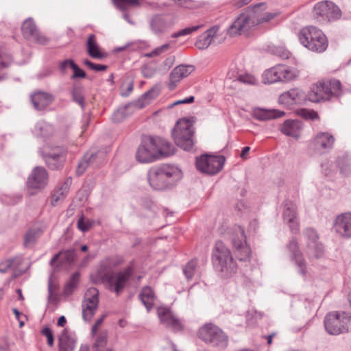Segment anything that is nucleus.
I'll return each instance as SVG.
<instances>
[{"mask_svg": "<svg viewBox=\"0 0 351 351\" xmlns=\"http://www.w3.org/2000/svg\"><path fill=\"white\" fill-rule=\"evenodd\" d=\"M123 263V258L121 256L106 257L100 261L95 273L91 275L92 281L95 284H105L110 291L119 295L134 273L132 266H128L123 270L114 273L113 269Z\"/></svg>", "mask_w": 351, "mask_h": 351, "instance_id": "nucleus-1", "label": "nucleus"}, {"mask_svg": "<svg viewBox=\"0 0 351 351\" xmlns=\"http://www.w3.org/2000/svg\"><path fill=\"white\" fill-rule=\"evenodd\" d=\"M266 5L261 3L241 14L228 29L230 36L241 35L260 23L268 22L276 16V14L263 12Z\"/></svg>", "mask_w": 351, "mask_h": 351, "instance_id": "nucleus-2", "label": "nucleus"}, {"mask_svg": "<svg viewBox=\"0 0 351 351\" xmlns=\"http://www.w3.org/2000/svg\"><path fill=\"white\" fill-rule=\"evenodd\" d=\"M174 153V147L159 136H146L138 146L136 158L141 163H149Z\"/></svg>", "mask_w": 351, "mask_h": 351, "instance_id": "nucleus-3", "label": "nucleus"}, {"mask_svg": "<svg viewBox=\"0 0 351 351\" xmlns=\"http://www.w3.org/2000/svg\"><path fill=\"white\" fill-rule=\"evenodd\" d=\"M212 259L216 270L221 277L227 278L237 271V265L234 262L230 250L221 241H217L213 250Z\"/></svg>", "mask_w": 351, "mask_h": 351, "instance_id": "nucleus-4", "label": "nucleus"}, {"mask_svg": "<svg viewBox=\"0 0 351 351\" xmlns=\"http://www.w3.org/2000/svg\"><path fill=\"white\" fill-rule=\"evenodd\" d=\"M180 174L178 168L169 165H162L151 168L147 173V179L154 190H164L173 185L174 180Z\"/></svg>", "mask_w": 351, "mask_h": 351, "instance_id": "nucleus-5", "label": "nucleus"}, {"mask_svg": "<svg viewBox=\"0 0 351 351\" xmlns=\"http://www.w3.org/2000/svg\"><path fill=\"white\" fill-rule=\"evenodd\" d=\"M341 93V84L339 80L332 79L322 80L313 84L306 95L312 102H321L330 100Z\"/></svg>", "mask_w": 351, "mask_h": 351, "instance_id": "nucleus-6", "label": "nucleus"}, {"mask_svg": "<svg viewBox=\"0 0 351 351\" xmlns=\"http://www.w3.org/2000/svg\"><path fill=\"white\" fill-rule=\"evenodd\" d=\"M300 43L309 50L324 52L328 47V39L319 29L311 26L303 28L299 33Z\"/></svg>", "mask_w": 351, "mask_h": 351, "instance_id": "nucleus-7", "label": "nucleus"}, {"mask_svg": "<svg viewBox=\"0 0 351 351\" xmlns=\"http://www.w3.org/2000/svg\"><path fill=\"white\" fill-rule=\"evenodd\" d=\"M194 128L192 121L188 119L178 120L172 131L176 144L186 151H190L194 145Z\"/></svg>", "mask_w": 351, "mask_h": 351, "instance_id": "nucleus-8", "label": "nucleus"}, {"mask_svg": "<svg viewBox=\"0 0 351 351\" xmlns=\"http://www.w3.org/2000/svg\"><path fill=\"white\" fill-rule=\"evenodd\" d=\"M324 326L330 335L348 332L351 330V315L345 311L328 313L324 318Z\"/></svg>", "mask_w": 351, "mask_h": 351, "instance_id": "nucleus-9", "label": "nucleus"}, {"mask_svg": "<svg viewBox=\"0 0 351 351\" xmlns=\"http://www.w3.org/2000/svg\"><path fill=\"white\" fill-rule=\"evenodd\" d=\"M197 335L202 341L213 346L225 348L228 345V337L213 324H205L199 329Z\"/></svg>", "mask_w": 351, "mask_h": 351, "instance_id": "nucleus-10", "label": "nucleus"}, {"mask_svg": "<svg viewBox=\"0 0 351 351\" xmlns=\"http://www.w3.org/2000/svg\"><path fill=\"white\" fill-rule=\"evenodd\" d=\"M230 239L238 258L241 261L249 259L251 250L247 245L243 228L240 226H234L230 232Z\"/></svg>", "mask_w": 351, "mask_h": 351, "instance_id": "nucleus-11", "label": "nucleus"}, {"mask_svg": "<svg viewBox=\"0 0 351 351\" xmlns=\"http://www.w3.org/2000/svg\"><path fill=\"white\" fill-rule=\"evenodd\" d=\"M225 158L223 156L203 154L196 158L197 169L209 175H215L219 172L224 165Z\"/></svg>", "mask_w": 351, "mask_h": 351, "instance_id": "nucleus-12", "label": "nucleus"}, {"mask_svg": "<svg viewBox=\"0 0 351 351\" xmlns=\"http://www.w3.org/2000/svg\"><path fill=\"white\" fill-rule=\"evenodd\" d=\"M297 76L298 73L295 70L285 65L278 64L264 72L263 81L265 84H273L277 82L293 80Z\"/></svg>", "mask_w": 351, "mask_h": 351, "instance_id": "nucleus-13", "label": "nucleus"}, {"mask_svg": "<svg viewBox=\"0 0 351 351\" xmlns=\"http://www.w3.org/2000/svg\"><path fill=\"white\" fill-rule=\"evenodd\" d=\"M313 14L317 21H329L339 19L341 16V12L332 1H321L315 4Z\"/></svg>", "mask_w": 351, "mask_h": 351, "instance_id": "nucleus-14", "label": "nucleus"}, {"mask_svg": "<svg viewBox=\"0 0 351 351\" xmlns=\"http://www.w3.org/2000/svg\"><path fill=\"white\" fill-rule=\"evenodd\" d=\"M157 314L160 322L173 332H176L184 329L183 320L180 319L169 308L163 306L158 308Z\"/></svg>", "mask_w": 351, "mask_h": 351, "instance_id": "nucleus-15", "label": "nucleus"}, {"mask_svg": "<svg viewBox=\"0 0 351 351\" xmlns=\"http://www.w3.org/2000/svg\"><path fill=\"white\" fill-rule=\"evenodd\" d=\"M99 303V291L95 287L89 288L82 302V316L85 321H90L95 315Z\"/></svg>", "mask_w": 351, "mask_h": 351, "instance_id": "nucleus-16", "label": "nucleus"}, {"mask_svg": "<svg viewBox=\"0 0 351 351\" xmlns=\"http://www.w3.org/2000/svg\"><path fill=\"white\" fill-rule=\"evenodd\" d=\"M49 175L47 170L43 167H36L29 176L27 181V186L31 193L43 189L48 183Z\"/></svg>", "mask_w": 351, "mask_h": 351, "instance_id": "nucleus-17", "label": "nucleus"}, {"mask_svg": "<svg viewBox=\"0 0 351 351\" xmlns=\"http://www.w3.org/2000/svg\"><path fill=\"white\" fill-rule=\"evenodd\" d=\"M67 151L62 147H56L48 152H44L42 156L47 165L52 170L61 169L66 160Z\"/></svg>", "mask_w": 351, "mask_h": 351, "instance_id": "nucleus-18", "label": "nucleus"}, {"mask_svg": "<svg viewBox=\"0 0 351 351\" xmlns=\"http://www.w3.org/2000/svg\"><path fill=\"white\" fill-rule=\"evenodd\" d=\"M149 25L154 34L162 35L173 26L174 20L169 15L155 14L149 19Z\"/></svg>", "mask_w": 351, "mask_h": 351, "instance_id": "nucleus-19", "label": "nucleus"}, {"mask_svg": "<svg viewBox=\"0 0 351 351\" xmlns=\"http://www.w3.org/2000/svg\"><path fill=\"white\" fill-rule=\"evenodd\" d=\"M333 229L340 237L351 239V212L338 215L334 220Z\"/></svg>", "mask_w": 351, "mask_h": 351, "instance_id": "nucleus-20", "label": "nucleus"}, {"mask_svg": "<svg viewBox=\"0 0 351 351\" xmlns=\"http://www.w3.org/2000/svg\"><path fill=\"white\" fill-rule=\"evenodd\" d=\"M284 221L288 224L292 233L299 232L300 225L298 219L297 207L291 201L287 200L284 204L282 213Z\"/></svg>", "mask_w": 351, "mask_h": 351, "instance_id": "nucleus-21", "label": "nucleus"}, {"mask_svg": "<svg viewBox=\"0 0 351 351\" xmlns=\"http://www.w3.org/2000/svg\"><path fill=\"white\" fill-rule=\"evenodd\" d=\"M21 30L23 36L29 40L42 45H45L47 43V38L39 32L32 19H28L23 22Z\"/></svg>", "mask_w": 351, "mask_h": 351, "instance_id": "nucleus-22", "label": "nucleus"}, {"mask_svg": "<svg viewBox=\"0 0 351 351\" xmlns=\"http://www.w3.org/2000/svg\"><path fill=\"white\" fill-rule=\"evenodd\" d=\"M304 99L305 96L302 90L294 88L282 93L278 98V101L282 105L291 107L294 104H302Z\"/></svg>", "mask_w": 351, "mask_h": 351, "instance_id": "nucleus-23", "label": "nucleus"}, {"mask_svg": "<svg viewBox=\"0 0 351 351\" xmlns=\"http://www.w3.org/2000/svg\"><path fill=\"white\" fill-rule=\"evenodd\" d=\"M193 71L194 66L189 64H180L175 67L169 75V88L174 89L178 82L189 76Z\"/></svg>", "mask_w": 351, "mask_h": 351, "instance_id": "nucleus-24", "label": "nucleus"}, {"mask_svg": "<svg viewBox=\"0 0 351 351\" xmlns=\"http://www.w3.org/2000/svg\"><path fill=\"white\" fill-rule=\"evenodd\" d=\"M335 141V137L330 133L321 132L315 136L314 145L318 150L328 152L333 147Z\"/></svg>", "mask_w": 351, "mask_h": 351, "instance_id": "nucleus-25", "label": "nucleus"}, {"mask_svg": "<svg viewBox=\"0 0 351 351\" xmlns=\"http://www.w3.org/2000/svg\"><path fill=\"white\" fill-rule=\"evenodd\" d=\"M53 100L52 95L38 91L31 95V101L34 108L37 110H42L47 107Z\"/></svg>", "mask_w": 351, "mask_h": 351, "instance_id": "nucleus-26", "label": "nucleus"}, {"mask_svg": "<svg viewBox=\"0 0 351 351\" xmlns=\"http://www.w3.org/2000/svg\"><path fill=\"white\" fill-rule=\"evenodd\" d=\"M219 29V27L218 26H213L206 31L204 34H201L195 42V47L199 49H207L214 41Z\"/></svg>", "mask_w": 351, "mask_h": 351, "instance_id": "nucleus-27", "label": "nucleus"}, {"mask_svg": "<svg viewBox=\"0 0 351 351\" xmlns=\"http://www.w3.org/2000/svg\"><path fill=\"white\" fill-rule=\"evenodd\" d=\"M285 112L276 109H264L261 108H255L253 110L252 116L259 121H267L269 119L282 117Z\"/></svg>", "mask_w": 351, "mask_h": 351, "instance_id": "nucleus-28", "label": "nucleus"}, {"mask_svg": "<svg viewBox=\"0 0 351 351\" xmlns=\"http://www.w3.org/2000/svg\"><path fill=\"white\" fill-rule=\"evenodd\" d=\"M302 129V123L298 120H286L280 128L282 133L286 136L298 138Z\"/></svg>", "mask_w": 351, "mask_h": 351, "instance_id": "nucleus-29", "label": "nucleus"}, {"mask_svg": "<svg viewBox=\"0 0 351 351\" xmlns=\"http://www.w3.org/2000/svg\"><path fill=\"white\" fill-rule=\"evenodd\" d=\"M71 184V178H68L60 186L54 191L51 197V203L53 206H56L66 197Z\"/></svg>", "mask_w": 351, "mask_h": 351, "instance_id": "nucleus-30", "label": "nucleus"}, {"mask_svg": "<svg viewBox=\"0 0 351 351\" xmlns=\"http://www.w3.org/2000/svg\"><path fill=\"white\" fill-rule=\"evenodd\" d=\"M86 47L88 55L95 59H101L106 56V53L101 51L94 34H90L86 42Z\"/></svg>", "mask_w": 351, "mask_h": 351, "instance_id": "nucleus-31", "label": "nucleus"}, {"mask_svg": "<svg viewBox=\"0 0 351 351\" xmlns=\"http://www.w3.org/2000/svg\"><path fill=\"white\" fill-rule=\"evenodd\" d=\"M139 298L147 311H149L153 307L155 295L151 287H143L139 294Z\"/></svg>", "mask_w": 351, "mask_h": 351, "instance_id": "nucleus-32", "label": "nucleus"}, {"mask_svg": "<svg viewBox=\"0 0 351 351\" xmlns=\"http://www.w3.org/2000/svg\"><path fill=\"white\" fill-rule=\"evenodd\" d=\"M75 347V339L64 331L58 339V351H73Z\"/></svg>", "mask_w": 351, "mask_h": 351, "instance_id": "nucleus-33", "label": "nucleus"}, {"mask_svg": "<svg viewBox=\"0 0 351 351\" xmlns=\"http://www.w3.org/2000/svg\"><path fill=\"white\" fill-rule=\"evenodd\" d=\"M43 233L41 228L29 229L24 236V245L25 247H32L36 243L38 239Z\"/></svg>", "mask_w": 351, "mask_h": 351, "instance_id": "nucleus-34", "label": "nucleus"}, {"mask_svg": "<svg viewBox=\"0 0 351 351\" xmlns=\"http://www.w3.org/2000/svg\"><path fill=\"white\" fill-rule=\"evenodd\" d=\"M53 131V127L49 123L40 121H38L34 129V132L37 136L47 138L52 134Z\"/></svg>", "mask_w": 351, "mask_h": 351, "instance_id": "nucleus-35", "label": "nucleus"}, {"mask_svg": "<svg viewBox=\"0 0 351 351\" xmlns=\"http://www.w3.org/2000/svg\"><path fill=\"white\" fill-rule=\"evenodd\" d=\"M73 101L78 104L82 108H84V89L80 85L75 84L71 90Z\"/></svg>", "mask_w": 351, "mask_h": 351, "instance_id": "nucleus-36", "label": "nucleus"}, {"mask_svg": "<svg viewBox=\"0 0 351 351\" xmlns=\"http://www.w3.org/2000/svg\"><path fill=\"white\" fill-rule=\"evenodd\" d=\"M297 267L298 272L305 279L307 276L308 269L306 262L302 255L291 258Z\"/></svg>", "mask_w": 351, "mask_h": 351, "instance_id": "nucleus-37", "label": "nucleus"}, {"mask_svg": "<svg viewBox=\"0 0 351 351\" xmlns=\"http://www.w3.org/2000/svg\"><path fill=\"white\" fill-rule=\"evenodd\" d=\"M80 279V274L75 272L72 274L69 281L65 285L64 287V293L66 295H69L73 293L76 288Z\"/></svg>", "mask_w": 351, "mask_h": 351, "instance_id": "nucleus-38", "label": "nucleus"}, {"mask_svg": "<svg viewBox=\"0 0 351 351\" xmlns=\"http://www.w3.org/2000/svg\"><path fill=\"white\" fill-rule=\"evenodd\" d=\"M59 256H60L64 262L71 263L74 261L75 252L74 250H69L64 252H61L60 254H56L51 258V263L53 264L56 261Z\"/></svg>", "mask_w": 351, "mask_h": 351, "instance_id": "nucleus-39", "label": "nucleus"}, {"mask_svg": "<svg viewBox=\"0 0 351 351\" xmlns=\"http://www.w3.org/2000/svg\"><path fill=\"white\" fill-rule=\"evenodd\" d=\"M108 333L106 331H101L96 337L93 348L95 351H103L108 341Z\"/></svg>", "mask_w": 351, "mask_h": 351, "instance_id": "nucleus-40", "label": "nucleus"}, {"mask_svg": "<svg viewBox=\"0 0 351 351\" xmlns=\"http://www.w3.org/2000/svg\"><path fill=\"white\" fill-rule=\"evenodd\" d=\"M308 248V254L310 257H314L316 258H320L324 254V247L322 244L318 241L313 243L311 247Z\"/></svg>", "mask_w": 351, "mask_h": 351, "instance_id": "nucleus-41", "label": "nucleus"}, {"mask_svg": "<svg viewBox=\"0 0 351 351\" xmlns=\"http://www.w3.org/2000/svg\"><path fill=\"white\" fill-rule=\"evenodd\" d=\"M93 158V154H86L84 155L82 160L79 162L77 169H76V173L78 176H81L84 173L85 170L88 167L89 164L91 162Z\"/></svg>", "mask_w": 351, "mask_h": 351, "instance_id": "nucleus-42", "label": "nucleus"}, {"mask_svg": "<svg viewBox=\"0 0 351 351\" xmlns=\"http://www.w3.org/2000/svg\"><path fill=\"white\" fill-rule=\"evenodd\" d=\"M158 95L157 90L154 88L150 89L149 91L146 92L143 95L141 98L139 99V102L142 101L141 104V108H143L146 105L149 104L152 99L156 98Z\"/></svg>", "mask_w": 351, "mask_h": 351, "instance_id": "nucleus-43", "label": "nucleus"}, {"mask_svg": "<svg viewBox=\"0 0 351 351\" xmlns=\"http://www.w3.org/2000/svg\"><path fill=\"white\" fill-rule=\"evenodd\" d=\"M197 262L196 260H191L186 265L183 269V272L188 280L191 279L195 272Z\"/></svg>", "mask_w": 351, "mask_h": 351, "instance_id": "nucleus-44", "label": "nucleus"}, {"mask_svg": "<svg viewBox=\"0 0 351 351\" xmlns=\"http://www.w3.org/2000/svg\"><path fill=\"white\" fill-rule=\"evenodd\" d=\"M178 5L187 8V9H196L202 5L199 1L195 0H173Z\"/></svg>", "mask_w": 351, "mask_h": 351, "instance_id": "nucleus-45", "label": "nucleus"}, {"mask_svg": "<svg viewBox=\"0 0 351 351\" xmlns=\"http://www.w3.org/2000/svg\"><path fill=\"white\" fill-rule=\"evenodd\" d=\"M11 56L3 48H0V70L9 66L12 62Z\"/></svg>", "mask_w": 351, "mask_h": 351, "instance_id": "nucleus-46", "label": "nucleus"}, {"mask_svg": "<svg viewBox=\"0 0 351 351\" xmlns=\"http://www.w3.org/2000/svg\"><path fill=\"white\" fill-rule=\"evenodd\" d=\"M203 25H195V26L186 27V28L182 29L177 32L172 34L171 37L173 38H178L180 36H184L186 35H189V34L197 31Z\"/></svg>", "mask_w": 351, "mask_h": 351, "instance_id": "nucleus-47", "label": "nucleus"}, {"mask_svg": "<svg viewBox=\"0 0 351 351\" xmlns=\"http://www.w3.org/2000/svg\"><path fill=\"white\" fill-rule=\"evenodd\" d=\"M304 235L308 239L307 247H311L313 243L317 241L318 235L317 232L311 228H306L304 231Z\"/></svg>", "mask_w": 351, "mask_h": 351, "instance_id": "nucleus-48", "label": "nucleus"}, {"mask_svg": "<svg viewBox=\"0 0 351 351\" xmlns=\"http://www.w3.org/2000/svg\"><path fill=\"white\" fill-rule=\"evenodd\" d=\"M93 224V220L86 219L83 215L77 221V228L83 232H87Z\"/></svg>", "mask_w": 351, "mask_h": 351, "instance_id": "nucleus-49", "label": "nucleus"}, {"mask_svg": "<svg viewBox=\"0 0 351 351\" xmlns=\"http://www.w3.org/2000/svg\"><path fill=\"white\" fill-rule=\"evenodd\" d=\"M287 247L291 253V259L302 255V253L299 250L298 243L295 239H292L290 241Z\"/></svg>", "mask_w": 351, "mask_h": 351, "instance_id": "nucleus-50", "label": "nucleus"}, {"mask_svg": "<svg viewBox=\"0 0 351 351\" xmlns=\"http://www.w3.org/2000/svg\"><path fill=\"white\" fill-rule=\"evenodd\" d=\"M169 44H164L160 47L155 48L152 51L145 53L144 56L147 58H153L158 56L162 53H165V51H167L169 49Z\"/></svg>", "mask_w": 351, "mask_h": 351, "instance_id": "nucleus-51", "label": "nucleus"}, {"mask_svg": "<svg viewBox=\"0 0 351 351\" xmlns=\"http://www.w3.org/2000/svg\"><path fill=\"white\" fill-rule=\"evenodd\" d=\"M237 80L243 84L248 85H255L258 82L256 78L249 73L239 75L237 77Z\"/></svg>", "mask_w": 351, "mask_h": 351, "instance_id": "nucleus-52", "label": "nucleus"}, {"mask_svg": "<svg viewBox=\"0 0 351 351\" xmlns=\"http://www.w3.org/2000/svg\"><path fill=\"white\" fill-rule=\"evenodd\" d=\"M19 265L17 258H10L0 264V272L4 273L10 268H15Z\"/></svg>", "mask_w": 351, "mask_h": 351, "instance_id": "nucleus-53", "label": "nucleus"}, {"mask_svg": "<svg viewBox=\"0 0 351 351\" xmlns=\"http://www.w3.org/2000/svg\"><path fill=\"white\" fill-rule=\"evenodd\" d=\"M274 53L283 60L289 59L291 55L290 51L283 46L276 47Z\"/></svg>", "mask_w": 351, "mask_h": 351, "instance_id": "nucleus-54", "label": "nucleus"}, {"mask_svg": "<svg viewBox=\"0 0 351 351\" xmlns=\"http://www.w3.org/2000/svg\"><path fill=\"white\" fill-rule=\"evenodd\" d=\"M83 63L89 69L95 71H106L108 68L106 65L95 64L88 59L84 60Z\"/></svg>", "mask_w": 351, "mask_h": 351, "instance_id": "nucleus-55", "label": "nucleus"}, {"mask_svg": "<svg viewBox=\"0 0 351 351\" xmlns=\"http://www.w3.org/2000/svg\"><path fill=\"white\" fill-rule=\"evenodd\" d=\"M71 69L73 70V74L71 77L72 79L75 78H84L86 73L81 69L75 62H71Z\"/></svg>", "mask_w": 351, "mask_h": 351, "instance_id": "nucleus-56", "label": "nucleus"}, {"mask_svg": "<svg viewBox=\"0 0 351 351\" xmlns=\"http://www.w3.org/2000/svg\"><path fill=\"white\" fill-rule=\"evenodd\" d=\"M117 7L121 10H124L125 7L124 5H137L139 4V0H114Z\"/></svg>", "mask_w": 351, "mask_h": 351, "instance_id": "nucleus-57", "label": "nucleus"}, {"mask_svg": "<svg viewBox=\"0 0 351 351\" xmlns=\"http://www.w3.org/2000/svg\"><path fill=\"white\" fill-rule=\"evenodd\" d=\"M125 117V110L119 108L113 113L111 119L114 123H119L122 121Z\"/></svg>", "mask_w": 351, "mask_h": 351, "instance_id": "nucleus-58", "label": "nucleus"}, {"mask_svg": "<svg viewBox=\"0 0 351 351\" xmlns=\"http://www.w3.org/2000/svg\"><path fill=\"white\" fill-rule=\"evenodd\" d=\"M174 61V56L167 57L160 66V69H162L164 71H168L173 66Z\"/></svg>", "mask_w": 351, "mask_h": 351, "instance_id": "nucleus-59", "label": "nucleus"}, {"mask_svg": "<svg viewBox=\"0 0 351 351\" xmlns=\"http://www.w3.org/2000/svg\"><path fill=\"white\" fill-rule=\"evenodd\" d=\"M41 333L47 337L48 345L52 346L53 345L54 338L51 330L48 327H45L42 330Z\"/></svg>", "mask_w": 351, "mask_h": 351, "instance_id": "nucleus-60", "label": "nucleus"}, {"mask_svg": "<svg viewBox=\"0 0 351 351\" xmlns=\"http://www.w3.org/2000/svg\"><path fill=\"white\" fill-rule=\"evenodd\" d=\"M194 100H195V97L193 96H190L185 99L178 100V101L173 102L172 104H169V108H172L174 106H176L177 105H180V104H191L194 101Z\"/></svg>", "mask_w": 351, "mask_h": 351, "instance_id": "nucleus-61", "label": "nucleus"}, {"mask_svg": "<svg viewBox=\"0 0 351 351\" xmlns=\"http://www.w3.org/2000/svg\"><path fill=\"white\" fill-rule=\"evenodd\" d=\"M155 70L148 65H145L142 68V74L145 77L147 78L153 77L155 74Z\"/></svg>", "mask_w": 351, "mask_h": 351, "instance_id": "nucleus-62", "label": "nucleus"}, {"mask_svg": "<svg viewBox=\"0 0 351 351\" xmlns=\"http://www.w3.org/2000/svg\"><path fill=\"white\" fill-rule=\"evenodd\" d=\"M339 166L340 171L343 174L348 175L350 173H351V162H348L346 164L343 165L339 162Z\"/></svg>", "mask_w": 351, "mask_h": 351, "instance_id": "nucleus-63", "label": "nucleus"}, {"mask_svg": "<svg viewBox=\"0 0 351 351\" xmlns=\"http://www.w3.org/2000/svg\"><path fill=\"white\" fill-rule=\"evenodd\" d=\"M21 199V196H20V195H17V196L13 197H11L9 196H5V199H3V202H5L8 204L14 205V204H17Z\"/></svg>", "mask_w": 351, "mask_h": 351, "instance_id": "nucleus-64", "label": "nucleus"}]
</instances>
